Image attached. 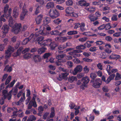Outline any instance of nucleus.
<instances>
[{
    "instance_id": "1",
    "label": "nucleus",
    "mask_w": 121,
    "mask_h": 121,
    "mask_svg": "<svg viewBox=\"0 0 121 121\" xmlns=\"http://www.w3.org/2000/svg\"><path fill=\"white\" fill-rule=\"evenodd\" d=\"M39 35L38 32H36L35 35L32 34L28 38H27L24 39L22 42L23 45H25L30 41L33 42L36 41V37Z\"/></svg>"
},
{
    "instance_id": "2",
    "label": "nucleus",
    "mask_w": 121,
    "mask_h": 121,
    "mask_svg": "<svg viewBox=\"0 0 121 121\" xmlns=\"http://www.w3.org/2000/svg\"><path fill=\"white\" fill-rule=\"evenodd\" d=\"M39 33V35L36 37V40H37L38 43L40 44H41V45L43 46H45L46 44L45 43L42 44L41 43V42L43 40L44 37L43 35H46V34L44 33L42 30H40L39 32H37Z\"/></svg>"
},
{
    "instance_id": "3",
    "label": "nucleus",
    "mask_w": 121,
    "mask_h": 121,
    "mask_svg": "<svg viewBox=\"0 0 121 121\" xmlns=\"http://www.w3.org/2000/svg\"><path fill=\"white\" fill-rule=\"evenodd\" d=\"M12 92V90L8 93V91L6 90H4L2 91V98L3 99H7L8 100H9L11 98V93Z\"/></svg>"
},
{
    "instance_id": "4",
    "label": "nucleus",
    "mask_w": 121,
    "mask_h": 121,
    "mask_svg": "<svg viewBox=\"0 0 121 121\" xmlns=\"http://www.w3.org/2000/svg\"><path fill=\"white\" fill-rule=\"evenodd\" d=\"M21 26L20 24L15 23L12 27V32L16 34H17L21 31Z\"/></svg>"
},
{
    "instance_id": "5",
    "label": "nucleus",
    "mask_w": 121,
    "mask_h": 121,
    "mask_svg": "<svg viewBox=\"0 0 121 121\" xmlns=\"http://www.w3.org/2000/svg\"><path fill=\"white\" fill-rule=\"evenodd\" d=\"M49 16L52 18L54 19L59 16L60 14L56 9H51L49 12Z\"/></svg>"
},
{
    "instance_id": "6",
    "label": "nucleus",
    "mask_w": 121,
    "mask_h": 121,
    "mask_svg": "<svg viewBox=\"0 0 121 121\" xmlns=\"http://www.w3.org/2000/svg\"><path fill=\"white\" fill-rule=\"evenodd\" d=\"M14 50V48L11 46H9L7 50L5 51V54L6 55L5 57L6 59L9 58L11 56L12 52Z\"/></svg>"
},
{
    "instance_id": "7",
    "label": "nucleus",
    "mask_w": 121,
    "mask_h": 121,
    "mask_svg": "<svg viewBox=\"0 0 121 121\" xmlns=\"http://www.w3.org/2000/svg\"><path fill=\"white\" fill-rule=\"evenodd\" d=\"M81 81L82 82V86H81V87H82V86L85 87H86L87 84L90 81V79L89 77L86 76L83 78L81 79Z\"/></svg>"
},
{
    "instance_id": "8",
    "label": "nucleus",
    "mask_w": 121,
    "mask_h": 121,
    "mask_svg": "<svg viewBox=\"0 0 121 121\" xmlns=\"http://www.w3.org/2000/svg\"><path fill=\"white\" fill-rule=\"evenodd\" d=\"M78 2V5L81 7H88L89 5V4L87 3L85 0H76Z\"/></svg>"
},
{
    "instance_id": "9",
    "label": "nucleus",
    "mask_w": 121,
    "mask_h": 121,
    "mask_svg": "<svg viewBox=\"0 0 121 121\" xmlns=\"http://www.w3.org/2000/svg\"><path fill=\"white\" fill-rule=\"evenodd\" d=\"M65 56V54L58 55L56 56V58L58 60L57 61L59 62L64 63L66 61V60L65 59H63Z\"/></svg>"
},
{
    "instance_id": "10",
    "label": "nucleus",
    "mask_w": 121,
    "mask_h": 121,
    "mask_svg": "<svg viewBox=\"0 0 121 121\" xmlns=\"http://www.w3.org/2000/svg\"><path fill=\"white\" fill-rule=\"evenodd\" d=\"M82 67L80 65H77L74 69L73 71V73L74 75H76L78 72L81 71L82 70Z\"/></svg>"
},
{
    "instance_id": "11",
    "label": "nucleus",
    "mask_w": 121,
    "mask_h": 121,
    "mask_svg": "<svg viewBox=\"0 0 121 121\" xmlns=\"http://www.w3.org/2000/svg\"><path fill=\"white\" fill-rule=\"evenodd\" d=\"M69 75L68 73H63L59 74L57 79L59 81H62L63 79H67V76Z\"/></svg>"
},
{
    "instance_id": "12",
    "label": "nucleus",
    "mask_w": 121,
    "mask_h": 121,
    "mask_svg": "<svg viewBox=\"0 0 121 121\" xmlns=\"http://www.w3.org/2000/svg\"><path fill=\"white\" fill-rule=\"evenodd\" d=\"M9 29V28L8 25L5 24L3 25L2 28V29L3 30V31H2L3 33V37L5 36V34L8 33Z\"/></svg>"
},
{
    "instance_id": "13",
    "label": "nucleus",
    "mask_w": 121,
    "mask_h": 121,
    "mask_svg": "<svg viewBox=\"0 0 121 121\" xmlns=\"http://www.w3.org/2000/svg\"><path fill=\"white\" fill-rule=\"evenodd\" d=\"M19 14V8L18 7H15L13 10V16L14 17L16 18L18 17Z\"/></svg>"
},
{
    "instance_id": "14",
    "label": "nucleus",
    "mask_w": 121,
    "mask_h": 121,
    "mask_svg": "<svg viewBox=\"0 0 121 121\" xmlns=\"http://www.w3.org/2000/svg\"><path fill=\"white\" fill-rule=\"evenodd\" d=\"M43 15L40 14L36 18L35 20L37 24H39L41 23L43 18Z\"/></svg>"
},
{
    "instance_id": "15",
    "label": "nucleus",
    "mask_w": 121,
    "mask_h": 121,
    "mask_svg": "<svg viewBox=\"0 0 121 121\" xmlns=\"http://www.w3.org/2000/svg\"><path fill=\"white\" fill-rule=\"evenodd\" d=\"M51 21V18L49 17H45L43 19V24H47L50 22Z\"/></svg>"
},
{
    "instance_id": "16",
    "label": "nucleus",
    "mask_w": 121,
    "mask_h": 121,
    "mask_svg": "<svg viewBox=\"0 0 121 121\" xmlns=\"http://www.w3.org/2000/svg\"><path fill=\"white\" fill-rule=\"evenodd\" d=\"M65 11L67 14L70 16L73 12V9L71 7H68L65 9Z\"/></svg>"
},
{
    "instance_id": "17",
    "label": "nucleus",
    "mask_w": 121,
    "mask_h": 121,
    "mask_svg": "<svg viewBox=\"0 0 121 121\" xmlns=\"http://www.w3.org/2000/svg\"><path fill=\"white\" fill-rule=\"evenodd\" d=\"M22 96L23 97H21L19 100L17 102L15 103L16 105H19L25 99V93H24L22 94Z\"/></svg>"
},
{
    "instance_id": "18",
    "label": "nucleus",
    "mask_w": 121,
    "mask_h": 121,
    "mask_svg": "<svg viewBox=\"0 0 121 121\" xmlns=\"http://www.w3.org/2000/svg\"><path fill=\"white\" fill-rule=\"evenodd\" d=\"M115 76V75L114 74H112L110 75L106 80V83L108 84L111 80L113 79Z\"/></svg>"
},
{
    "instance_id": "19",
    "label": "nucleus",
    "mask_w": 121,
    "mask_h": 121,
    "mask_svg": "<svg viewBox=\"0 0 121 121\" xmlns=\"http://www.w3.org/2000/svg\"><path fill=\"white\" fill-rule=\"evenodd\" d=\"M58 45V44L54 42H51L49 46L52 50H54L57 46Z\"/></svg>"
},
{
    "instance_id": "20",
    "label": "nucleus",
    "mask_w": 121,
    "mask_h": 121,
    "mask_svg": "<svg viewBox=\"0 0 121 121\" xmlns=\"http://www.w3.org/2000/svg\"><path fill=\"white\" fill-rule=\"evenodd\" d=\"M119 58V55L116 54L111 55L109 57V58L111 59L117 60Z\"/></svg>"
},
{
    "instance_id": "21",
    "label": "nucleus",
    "mask_w": 121,
    "mask_h": 121,
    "mask_svg": "<svg viewBox=\"0 0 121 121\" xmlns=\"http://www.w3.org/2000/svg\"><path fill=\"white\" fill-rule=\"evenodd\" d=\"M9 26L11 27H13L14 26L13 24L14 23V21L13 19V18L12 17H9Z\"/></svg>"
},
{
    "instance_id": "22",
    "label": "nucleus",
    "mask_w": 121,
    "mask_h": 121,
    "mask_svg": "<svg viewBox=\"0 0 121 121\" xmlns=\"http://www.w3.org/2000/svg\"><path fill=\"white\" fill-rule=\"evenodd\" d=\"M33 59L34 61L36 62L39 61L41 59V57L39 55L34 56Z\"/></svg>"
},
{
    "instance_id": "23",
    "label": "nucleus",
    "mask_w": 121,
    "mask_h": 121,
    "mask_svg": "<svg viewBox=\"0 0 121 121\" xmlns=\"http://www.w3.org/2000/svg\"><path fill=\"white\" fill-rule=\"evenodd\" d=\"M4 71L10 72L12 70V67L8 65L6 66L4 69Z\"/></svg>"
},
{
    "instance_id": "24",
    "label": "nucleus",
    "mask_w": 121,
    "mask_h": 121,
    "mask_svg": "<svg viewBox=\"0 0 121 121\" xmlns=\"http://www.w3.org/2000/svg\"><path fill=\"white\" fill-rule=\"evenodd\" d=\"M54 6V4L53 2H49L47 3L46 6V8L48 9L53 8Z\"/></svg>"
},
{
    "instance_id": "25",
    "label": "nucleus",
    "mask_w": 121,
    "mask_h": 121,
    "mask_svg": "<svg viewBox=\"0 0 121 121\" xmlns=\"http://www.w3.org/2000/svg\"><path fill=\"white\" fill-rule=\"evenodd\" d=\"M27 12V10H24L22 11V13L20 15L21 19V20H23Z\"/></svg>"
},
{
    "instance_id": "26",
    "label": "nucleus",
    "mask_w": 121,
    "mask_h": 121,
    "mask_svg": "<svg viewBox=\"0 0 121 121\" xmlns=\"http://www.w3.org/2000/svg\"><path fill=\"white\" fill-rule=\"evenodd\" d=\"M47 48L44 47H42L41 48L39 49L38 51V52L39 54H41L44 52Z\"/></svg>"
},
{
    "instance_id": "27",
    "label": "nucleus",
    "mask_w": 121,
    "mask_h": 121,
    "mask_svg": "<svg viewBox=\"0 0 121 121\" xmlns=\"http://www.w3.org/2000/svg\"><path fill=\"white\" fill-rule=\"evenodd\" d=\"M9 7V5L7 4L5 5L4 8V15L5 16V17L6 18H7L8 17V16L7 15L6 13L7 12Z\"/></svg>"
},
{
    "instance_id": "28",
    "label": "nucleus",
    "mask_w": 121,
    "mask_h": 121,
    "mask_svg": "<svg viewBox=\"0 0 121 121\" xmlns=\"http://www.w3.org/2000/svg\"><path fill=\"white\" fill-rule=\"evenodd\" d=\"M41 26L43 27V30L46 29L47 30H50L51 29V27L47 24H43Z\"/></svg>"
},
{
    "instance_id": "29",
    "label": "nucleus",
    "mask_w": 121,
    "mask_h": 121,
    "mask_svg": "<svg viewBox=\"0 0 121 121\" xmlns=\"http://www.w3.org/2000/svg\"><path fill=\"white\" fill-rule=\"evenodd\" d=\"M19 7L20 9H22V11H24V10H26L25 8L26 7V6L24 3H23L22 2L19 3Z\"/></svg>"
},
{
    "instance_id": "30",
    "label": "nucleus",
    "mask_w": 121,
    "mask_h": 121,
    "mask_svg": "<svg viewBox=\"0 0 121 121\" xmlns=\"http://www.w3.org/2000/svg\"><path fill=\"white\" fill-rule=\"evenodd\" d=\"M91 32L90 31H89L88 32H84L82 34L83 35H86L87 36H95L96 37L97 36V35L96 34H94L92 35H90L89 34L91 33Z\"/></svg>"
},
{
    "instance_id": "31",
    "label": "nucleus",
    "mask_w": 121,
    "mask_h": 121,
    "mask_svg": "<svg viewBox=\"0 0 121 121\" xmlns=\"http://www.w3.org/2000/svg\"><path fill=\"white\" fill-rule=\"evenodd\" d=\"M77 80V78L75 76H72L71 77H69L68 79V80L69 81L71 82H73L75 80Z\"/></svg>"
},
{
    "instance_id": "32",
    "label": "nucleus",
    "mask_w": 121,
    "mask_h": 121,
    "mask_svg": "<svg viewBox=\"0 0 121 121\" xmlns=\"http://www.w3.org/2000/svg\"><path fill=\"white\" fill-rule=\"evenodd\" d=\"M101 84V83L99 82L94 83H93V87L96 88H99L100 87V85Z\"/></svg>"
},
{
    "instance_id": "33",
    "label": "nucleus",
    "mask_w": 121,
    "mask_h": 121,
    "mask_svg": "<svg viewBox=\"0 0 121 121\" xmlns=\"http://www.w3.org/2000/svg\"><path fill=\"white\" fill-rule=\"evenodd\" d=\"M112 67L110 65H108L106 68V70L109 75L111 74V70H112Z\"/></svg>"
},
{
    "instance_id": "34",
    "label": "nucleus",
    "mask_w": 121,
    "mask_h": 121,
    "mask_svg": "<svg viewBox=\"0 0 121 121\" xmlns=\"http://www.w3.org/2000/svg\"><path fill=\"white\" fill-rule=\"evenodd\" d=\"M86 48V46L85 45H80L77 46L76 47V49H77L82 50H84Z\"/></svg>"
},
{
    "instance_id": "35",
    "label": "nucleus",
    "mask_w": 121,
    "mask_h": 121,
    "mask_svg": "<svg viewBox=\"0 0 121 121\" xmlns=\"http://www.w3.org/2000/svg\"><path fill=\"white\" fill-rule=\"evenodd\" d=\"M13 111V114L12 115L11 117H12L14 118L17 115V113L18 112V111H17V108L16 110L14 109V110Z\"/></svg>"
},
{
    "instance_id": "36",
    "label": "nucleus",
    "mask_w": 121,
    "mask_h": 121,
    "mask_svg": "<svg viewBox=\"0 0 121 121\" xmlns=\"http://www.w3.org/2000/svg\"><path fill=\"white\" fill-rule=\"evenodd\" d=\"M21 54V52H20V50H18L16 52H15L13 54V56L16 57L19 56Z\"/></svg>"
},
{
    "instance_id": "37",
    "label": "nucleus",
    "mask_w": 121,
    "mask_h": 121,
    "mask_svg": "<svg viewBox=\"0 0 121 121\" xmlns=\"http://www.w3.org/2000/svg\"><path fill=\"white\" fill-rule=\"evenodd\" d=\"M78 33V32L76 31H71L68 32L67 34L69 35H71L77 34Z\"/></svg>"
},
{
    "instance_id": "38",
    "label": "nucleus",
    "mask_w": 121,
    "mask_h": 121,
    "mask_svg": "<svg viewBox=\"0 0 121 121\" xmlns=\"http://www.w3.org/2000/svg\"><path fill=\"white\" fill-rule=\"evenodd\" d=\"M115 79L116 80H119L121 79V75L118 73H117L116 74Z\"/></svg>"
},
{
    "instance_id": "39",
    "label": "nucleus",
    "mask_w": 121,
    "mask_h": 121,
    "mask_svg": "<svg viewBox=\"0 0 121 121\" xmlns=\"http://www.w3.org/2000/svg\"><path fill=\"white\" fill-rule=\"evenodd\" d=\"M36 10L35 11V14H37V13L39 12V9H40V6L38 5V4H37L35 6Z\"/></svg>"
},
{
    "instance_id": "40",
    "label": "nucleus",
    "mask_w": 121,
    "mask_h": 121,
    "mask_svg": "<svg viewBox=\"0 0 121 121\" xmlns=\"http://www.w3.org/2000/svg\"><path fill=\"white\" fill-rule=\"evenodd\" d=\"M11 78V76H9L8 77V78L6 80L5 84L6 85H7L10 82Z\"/></svg>"
},
{
    "instance_id": "41",
    "label": "nucleus",
    "mask_w": 121,
    "mask_h": 121,
    "mask_svg": "<svg viewBox=\"0 0 121 121\" xmlns=\"http://www.w3.org/2000/svg\"><path fill=\"white\" fill-rule=\"evenodd\" d=\"M31 55L30 53H27L24 55L23 57L24 58L26 59H27L30 58L31 57Z\"/></svg>"
},
{
    "instance_id": "42",
    "label": "nucleus",
    "mask_w": 121,
    "mask_h": 121,
    "mask_svg": "<svg viewBox=\"0 0 121 121\" xmlns=\"http://www.w3.org/2000/svg\"><path fill=\"white\" fill-rule=\"evenodd\" d=\"M55 24L57 25L60 23L61 22V20L59 18L55 19L53 21Z\"/></svg>"
},
{
    "instance_id": "43",
    "label": "nucleus",
    "mask_w": 121,
    "mask_h": 121,
    "mask_svg": "<svg viewBox=\"0 0 121 121\" xmlns=\"http://www.w3.org/2000/svg\"><path fill=\"white\" fill-rule=\"evenodd\" d=\"M15 82V80H14L13 81L11 82L10 84L8 85L6 87V88H8L9 87H12L13 86Z\"/></svg>"
},
{
    "instance_id": "44",
    "label": "nucleus",
    "mask_w": 121,
    "mask_h": 121,
    "mask_svg": "<svg viewBox=\"0 0 121 121\" xmlns=\"http://www.w3.org/2000/svg\"><path fill=\"white\" fill-rule=\"evenodd\" d=\"M96 76V75L95 73H92L90 74V77L92 79H95Z\"/></svg>"
},
{
    "instance_id": "45",
    "label": "nucleus",
    "mask_w": 121,
    "mask_h": 121,
    "mask_svg": "<svg viewBox=\"0 0 121 121\" xmlns=\"http://www.w3.org/2000/svg\"><path fill=\"white\" fill-rule=\"evenodd\" d=\"M14 109H17V108H8L7 110V111L9 113H10L12 111H13L14 110Z\"/></svg>"
},
{
    "instance_id": "46",
    "label": "nucleus",
    "mask_w": 121,
    "mask_h": 121,
    "mask_svg": "<svg viewBox=\"0 0 121 121\" xmlns=\"http://www.w3.org/2000/svg\"><path fill=\"white\" fill-rule=\"evenodd\" d=\"M73 2L72 0H69L66 2V4L68 6H71L73 4Z\"/></svg>"
},
{
    "instance_id": "47",
    "label": "nucleus",
    "mask_w": 121,
    "mask_h": 121,
    "mask_svg": "<svg viewBox=\"0 0 121 121\" xmlns=\"http://www.w3.org/2000/svg\"><path fill=\"white\" fill-rule=\"evenodd\" d=\"M110 23H109L106 24L105 25V27L106 30H108L111 28V27L110 26Z\"/></svg>"
},
{
    "instance_id": "48",
    "label": "nucleus",
    "mask_w": 121,
    "mask_h": 121,
    "mask_svg": "<svg viewBox=\"0 0 121 121\" xmlns=\"http://www.w3.org/2000/svg\"><path fill=\"white\" fill-rule=\"evenodd\" d=\"M66 64L69 66V67L70 68L73 66V63L71 61H68L67 62Z\"/></svg>"
},
{
    "instance_id": "49",
    "label": "nucleus",
    "mask_w": 121,
    "mask_h": 121,
    "mask_svg": "<svg viewBox=\"0 0 121 121\" xmlns=\"http://www.w3.org/2000/svg\"><path fill=\"white\" fill-rule=\"evenodd\" d=\"M112 20L113 21H116L117 20V16L115 14L113 15L111 18Z\"/></svg>"
},
{
    "instance_id": "50",
    "label": "nucleus",
    "mask_w": 121,
    "mask_h": 121,
    "mask_svg": "<svg viewBox=\"0 0 121 121\" xmlns=\"http://www.w3.org/2000/svg\"><path fill=\"white\" fill-rule=\"evenodd\" d=\"M100 57L103 59H105L106 57V55L105 52L101 53L100 54Z\"/></svg>"
},
{
    "instance_id": "51",
    "label": "nucleus",
    "mask_w": 121,
    "mask_h": 121,
    "mask_svg": "<svg viewBox=\"0 0 121 121\" xmlns=\"http://www.w3.org/2000/svg\"><path fill=\"white\" fill-rule=\"evenodd\" d=\"M87 38L86 37L81 38L78 39L79 41L81 42H84L85 41L87 40Z\"/></svg>"
},
{
    "instance_id": "52",
    "label": "nucleus",
    "mask_w": 121,
    "mask_h": 121,
    "mask_svg": "<svg viewBox=\"0 0 121 121\" xmlns=\"http://www.w3.org/2000/svg\"><path fill=\"white\" fill-rule=\"evenodd\" d=\"M8 13H6L7 15L8 16V17H11V14L12 13V9L11 8H10L8 10Z\"/></svg>"
},
{
    "instance_id": "53",
    "label": "nucleus",
    "mask_w": 121,
    "mask_h": 121,
    "mask_svg": "<svg viewBox=\"0 0 121 121\" xmlns=\"http://www.w3.org/2000/svg\"><path fill=\"white\" fill-rule=\"evenodd\" d=\"M66 48V46L65 45H61L58 47V49L59 50H61Z\"/></svg>"
},
{
    "instance_id": "54",
    "label": "nucleus",
    "mask_w": 121,
    "mask_h": 121,
    "mask_svg": "<svg viewBox=\"0 0 121 121\" xmlns=\"http://www.w3.org/2000/svg\"><path fill=\"white\" fill-rule=\"evenodd\" d=\"M51 54L49 53H45L43 56V57L44 59L47 58L49 57Z\"/></svg>"
},
{
    "instance_id": "55",
    "label": "nucleus",
    "mask_w": 121,
    "mask_h": 121,
    "mask_svg": "<svg viewBox=\"0 0 121 121\" xmlns=\"http://www.w3.org/2000/svg\"><path fill=\"white\" fill-rule=\"evenodd\" d=\"M105 28V24H103L98 27V29L99 30H102Z\"/></svg>"
},
{
    "instance_id": "56",
    "label": "nucleus",
    "mask_w": 121,
    "mask_h": 121,
    "mask_svg": "<svg viewBox=\"0 0 121 121\" xmlns=\"http://www.w3.org/2000/svg\"><path fill=\"white\" fill-rule=\"evenodd\" d=\"M32 101H30L28 105V109H30L32 107Z\"/></svg>"
},
{
    "instance_id": "57",
    "label": "nucleus",
    "mask_w": 121,
    "mask_h": 121,
    "mask_svg": "<svg viewBox=\"0 0 121 121\" xmlns=\"http://www.w3.org/2000/svg\"><path fill=\"white\" fill-rule=\"evenodd\" d=\"M100 81V79H93L91 80V83H93L95 82H99Z\"/></svg>"
},
{
    "instance_id": "58",
    "label": "nucleus",
    "mask_w": 121,
    "mask_h": 121,
    "mask_svg": "<svg viewBox=\"0 0 121 121\" xmlns=\"http://www.w3.org/2000/svg\"><path fill=\"white\" fill-rule=\"evenodd\" d=\"M121 35V32H116L113 34V36L114 37H117L120 36Z\"/></svg>"
},
{
    "instance_id": "59",
    "label": "nucleus",
    "mask_w": 121,
    "mask_h": 121,
    "mask_svg": "<svg viewBox=\"0 0 121 121\" xmlns=\"http://www.w3.org/2000/svg\"><path fill=\"white\" fill-rule=\"evenodd\" d=\"M51 34L52 35H56L59 34V32L57 30L52 31L51 32Z\"/></svg>"
},
{
    "instance_id": "60",
    "label": "nucleus",
    "mask_w": 121,
    "mask_h": 121,
    "mask_svg": "<svg viewBox=\"0 0 121 121\" xmlns=\"http://www.w3.org/2000/svg\"><path fill=\"white\" fill-rule=\"evenodd\" d=\"M87 7H86L85 9L87 11L89 12H92L94 11V10H92V9H91V8H87Z\"/></svg>"
},
{
    "instance_id": "61",
    "label": "nucleus",
    "mask_w": 121,
    "mask_h": 121,
    "mask_svg": "<svg viewBox=\"0 0 121 121\" xmlns=\"http://www.w3.org/2000/svg\"><path fill=\"white\" fill-rule=\"evenodd\" d=\"M97 66L99 69L100 70H102V65L101 63H99L98 64H97Z\"/></svg>"
},
{
    "instance_id": "62",
    "label": "nucleus",
    "mask_w": 121,
    "mask_h": 121,
    "mask_svg": "<svg viewBox=\"0 0 121 121\" xmlns=\"http://www.w3.org/2000/svg\"><path fill=\"white\" fill-rule=\"evenodd\" d=\"M84 44L86 47L87 48H88L90 47L91 46V44L89 43L87 41H86V43Z\"/></svg>"
},
{
    "instance_id": "63",
    "label": "nucleus",
    "mask_w": 121,
    "mask_h": 121,
    "mask_svg": "<svg viewBox=\"0 0 121 121\" xmlns=\"http://www.w3.org/2000/svg\"><path fill=\"white\" fill-rule=\"evenodd\" d=\"M96 47H91L90 49L89 50L91 52H95L96 50Z\"/></svg>"
},
{
    "instance_id": "64",
    "label": "nucleus",
    "mask_w": 121,
    "mask_h": 121,
    "mask_svg": "<svg viewBox=\"0 0 121 121\" xmlns=\"http://www.w3.org/2000/svg\"><path fill=\"white\" fill-rule=\"evenodd\" d=\"M70 16L73 17H77L78 16L77 13H75L73 12H72Z\"/></svg>"
}]
</instances>
